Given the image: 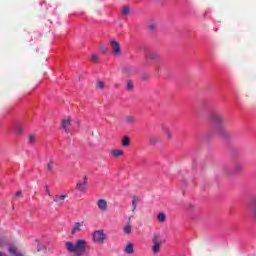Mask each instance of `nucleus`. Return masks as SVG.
Segmentation results:
<instances>
[{
  "label": "nucleus",
  "mask_w": 256,
  "mask_h": 256,
  "mask_svg": "<svg viewBox=\"0 0 256 256\" xmlns=\"http://www.w3.org/2000/svg\"><path fill=\"white\" fill-rule=\"evenodd\" d=\"M210 119L213 123L214 133H217L222 139H229L230 135L225 131V126L223 125V116L219 112H212Z\"/></svg>",
  "instance_id": "1"
},
{
  "label": "nucleus",
  "mask_w": 256,
  "mask_h": 256,
  "mask_svg": "<svg viewBox=\"0 0 256 256\" xmlns=\"http://www.w3.org/2000/svg\"><path fill=\"white\" fill-rule=\"evenodd\" d=\"M66 249L68 253H73L74 256H83L89 251V245L87 244V240L78 239L76 243L66 242Z\"/></svg>",
  "instance_id": "2"
},
{
  "label": "nucleus",
  "mask_w": 256,
  "mask_h": 256,
  "mask_svg": "<svg viewBox=\"0 0 256 256\" xmlns=\"http://www.w3.org/2000/svg\"><path fill=\"white\" fill-rule=\"evenodd\" d=\"M92 239H93L94 243L103 244V243H105V239H107V234H105L101 230H96V231H94V233L92 235Z\"/></svg>",
  "instance_id": "3"
},
{
  "label": "nucleus",
  "mask_w": 256,
  "mask_h": 256,
  "mask_svg": "<svg viewBox=\"0 0 256 256\" xmlns=\"http://www.w3.org/2000/svg\"><path fill=\"white\" fill-rule=\"evenodd\" d=\"M241 171H243V166L241 165V163L236 162L234 163L233 170H229V169L224 170V175H227V177H233L235 173H241Z\"/></svg>",
  "instance_id": "4"
},
{
  "label": "nucleus",
  "mask_w": 256,
  "mask_h": 256,
  "mask_svg": "<svg viewBox=\"0 0 256 256\" xmlns=\"http://www.w3.org/2000/svg\"><path fill=\"white\" fill-rule=\"evenodd\" d=\"M153 246H152V251L154 254L159 253V249H161V235L156 234L154 235L153 239Z\"/></svg>",
  "instance_id": "5"
},
{
  "label": "nucleus",
  "mask_w": 256,
  "mask_h": 256,
  "mask_svg": "<svg viewBox=\"0 0 256 256\" xmlns=\"http://www.w3.org/2000/svg\"><path fill=\"white\" fill-rule=\"evenodd\" d=\"M110 46L114 57H121V45L119 44V42L112 40L110 42Z\"/></svg>",
  "instance_id": "6"
},
{
  "label": "nucleus",
  "mask_w": 256,
  "mask_h": 256,
  "mask_svg": "<svg viewBox=\"0 0 256 256\" xmlns=\"http://www.w3.org/2000/svg\"><path fill=\"white\" fill-rule=\"evenodd\" d=\"M249 210L252 215V219L256 221V196H253L249 203Z\"/></svg>",
  "instance_id": "7"
},
{
  "label": "nucleus",
  "mask_w": 256,
  "mask_h": 256,
  "mask_svg": "<svg viewBox=\"0 0 256 256\" xmlns=\"http://www.w3.org/2000/svg\"><path fill=\"white\" fill-rule=\"evenodd\" d=\"M62 129H64L65 133L69 134L71 133V130L69 127H71V118L67 117L62 120L61 122Z\"/></svg>",
  "instance_id": "8"
},
{
  "label": "nucleus",
  "mask_w": 256,
  "mask_h": 256,
  "mask_svg": "<svg viewBox=\"0 0 256 256\" xmlns=\"http://www.w3.org/2000/svg\"><path fill=\"white\" fill-rule=\"evenodd\" d=\"M85 185H87V176H84L83 182H78L76 184V191H80V193H84L85 191Z\"/></svg>",
  "instance_id": "9"
},
{
  "label": "nucleus",
  "mask_w": 256,
  "mask_h": 256,
  "mask_svg": "<svg viewBox=\"0 0 256 256\" xmlns=\"http://www.w3.org/2000/svg\"><path fill=\"white\" fill-rule=\"evenodd\" d=\"M97 205L100 211H107V209H109V204H107L105 199H99Z\"/></svg>",
  "instance_id": "10"
},
{
  "label": "nucleus",
  "mask_w": 256,
  "mask_h": 256,
  "mask_svg": "<svg viewBox=\"0 0 256 256\" xmlns=\"http://www.w3.org/2000/svg\"><path fill=\"white\" fill-rule=\"evenodd\" d=\"M161 54L159 52H150L146 55V58H148L150 61H157V59H160Z\"/></svg>",
  "instance_id": "11"
},
{
  "label": "nucleus",
  "mask_w": 256,
  "mask_h": 256,
  "mask_svg": "<svg viewBox=\"0 0 256 256\" xmlns=\"http://www.w3.org/2000/svg\"><path fill=\"white\" fill-rule=\"evenodd\" d=\"M124 121L128 125H133V123H137V118L134 115H127L124 117Z\"/></svg>",
  "instance_id": "12"
},
{
  "label": "nucleus",
  "mask_w": 256,
  "mask_h": 256,
  "mask_svg": "<svg viewBox=\"0 0 256 256\" xmlns=\"http://www.w3.org/2000/svg\"><path fill=\"white\" fill-rule=\"evenodd\" d=\"M134 69H133V67H131V66H124L123 68H122V73L124 74V75H133V73H134Z\"/></svg>",
  "instance_id": "13"
},
{
  "label": "nucleus",
  "mask_w": 256,
  "mask_h": 256,
  "mask_svg": "<svg viewBox=\"0 0 256 256\" xmlns=\"http://www.w3.org/2000/svg\"><path fill=\"white\" fill-rule=\"evenodd\" d=\"M139 201H141V198L134 196L132 199V212L135 213V211H137V203H139Z\"/></svg>",
  "instance_id": "14"
},
{
  "label": "nucleus",
  "mask_w": 256,
  "mask_h": 256,
  "mask_svg": "<svg viewBox=\"0 0 256 256\" xmlns=\"http://www.w3.org/2000/svg\"><path fill=\"white\" fill-rule=\"evenodd\" d=\"M162 130H163V133L166 134L167 139H168L169 141H171V139H173V133L171 132V130H169V129L167 128V126H163Z\"/></svg>",
  "instance_id": "15"
},
{
  "label": "nucleus",
  "mask_w": 256,
  "mask_h": 256,
  "mask_svg": "<svg viewBox=\"0 0 256 256\" xmlns=\"http://www.w3.org/2000/svg\"><path fill=\"white\" fill-rule=\"evenodd\" d=\"M131 145V138L129 136H123L122 147H129Z\"/></svg>",
  "instance_id": "16"
},
{
  "label": "nucleus",
  "mask_w": 256,
  "mask_h": 256,
  "mask_svg": "<svg viewBox=\"0 0 256 256\" xmlns=\"http://www.w3.org/2000/svg\"><path fill=\"white\" fill-rule=\"evenodd\" d=\"M123 231L126 235L131 234V217L128 218V224L123 228Z\"/></svg>",
  "instance_id": "17"
},
{
  "label": "nucleus",
  "mask_w": 256,
  "mask_h": 256,
  "mask_svg": "<svg viewBox=\"0 0 256 256\" xmlns=\"http://www.w3.org/2000/svg\"><path fill=\"white\" fill-rule=\"evenodd\" d=\"M81 227H83V223L77 222L72 229V235H75L77 232L81 231Z\"/></svg>",
  "instance_id": "18"
},
{
  "label": "nucleus",
  "mask_w": 256,
  "mask_h": 256,
  "mask_svg": "<svg viewBox=\"0 0 256 256\" xmlns=\"http://www.w3.org/2000/svg\"><path fill=\"white\" fill-rule=\"evenodd\" d=\"M157 143H161V137H151L149 139V144L152 146L157 145Z\"/></svg>",
  "instance_id": "19"
},
{
  "label": "nucleus",
  "mask_w": 256,
  "mask_h": 256,
  "mask_svg": "<svg viewBox=\"0 0 256 256\" xmlns=\"http://www.w3.org/2000/svg\"><path fill=\"white\" fill-rule=\"evenodd\" d=\"M65 199H67V195L63 194L60 196H56V198L54 199V203H57L58 205H61L60 201H65Z\"/></svg>",
  "instance_id": "20"
},
{
  "label": "nucleus",
  "mask_w": 256,
  "mask_h": 256,
  "mask_svg": "<svg viewBox=\"0 0 256 256\" xmlns=\"http://www.w3.org/2000/svg\"><path fill=\"white\" fill-rule=\"evenodd\" d=\"M9 253L11 255H15V256H23V254L21 253H17V248L15 246H10L8 249Z\"/></svg>",
  "instance_id": "21"
},
{
  "label": "nucleus",
  "mask_w": 256,
  "mask_h": 256,
  "mask_svg": "<svg viewBox=\"0 0 256 256\" xmlns=\"http://www.w3.org/2000/svg\"><path fill=\"white\" fill-rule=\"evenodd\" d=\"M125 253H127L128 255H131L134 253V250H133V244L132 243H128V245L126 246L125 248Z\"/></svg>",
  "instance_id": "22"
},
{
  "label": "nucleus",
  "mask_w": 256,
  "mask_h": 256,
  "mask_svg": "<svg viewBox=\"0 0 256 256\" xmlns=\"http://www.w3.org/2000/svg\"><path fill=\"white\" fill-rule=\"evenodd\" d=\"M157 219L160 223H165L167 221V215L165 213H159Z\"/></svg>",
  "instance_id": "23"
},
{
  "label": "nucleus",
  "mask_w": 256,
  "mask_h": 256,
  "mask_svg": "<svg viewBox=\"0 0 256 256\" xmlns=\"http://www.w3.org/2000/svg\"><path fill=\"white\" fill-rule=\"evenodd\" d=\"M15 131L17 135H23V126L21 124H15Z\"/></svg>",
  "instance_id": "24"
},
{
  "label": "nucleus",
  "mask_w": 256,
  "mask_h": 256,
  "mask_svg": "<svg viewBox=\"0 0 256 256\" xmlns=\"http://www.w3.org/2000/svg\"><path fill=\"white\" fill-rule=\"evenodd\" d=\"M36 137L35 134H30L28 136V143L29 145H35Z\"/></svg>",
  "instance_id": "25"
},
{
  "label": "nucleus",
  "mask_w": 256,
  "mask_h": 256,
  "mask_svg": "<svg viewBox=\"0 0 256 256\" xmlns=\"http://www.w3.org/2000/svg\"><path fill=\"white\" fill-rule=\"evenodd\" d=\"M126 89H127V91H133V89H134V83L132 82V80H128V81H127Z\"/></svg>",
  "instance_id": "26"
},
{
  "label": "nucleus",
  "mask_w": 256,
  "mask_h": 256,
  "mask_svg": "<svg viewBox=\"0 0 256 256\" xmlns=\"http://www.w3.org/2000/svg\"><path fill=\"white\" fill-rule=\"evenodd\" d=\"M123 154H124L123 150H112V155L114 157H122Z\"/></svg>",
  "instance_id": "27"
},
{
  "label": "nucleus",
  "mask_w": 256,
  "mask_h": 256,
  "mask_svg": "<svg viewBox=\"0 0 256 256\" xmlns=\"http://www.w3.org/2000/svg\"><path fill=\"white\" fill-rule=\"evenodd\" d=\"M129 13H131V9L129 8V6H124L122 9V14L129 15Z\"/></svg>",
  "instance_id": "28"
},
{
  "label": "nucleus",
  "mask_w": 256,
  "mask_h": 256,
  "mask_svg": "<svg viewBox=\"0 0 256 256\" xmlns=\"http://www.w3.org/2000/svg\"><path fill=\"white\" fill-rule=\"evenodd\" d=\"M155 29H157V24H155V23H151L148 26V31H155Z\"/></svg>",
  "instance_id": "29"
},
{
  "label": "nucleus",
  "mask_w": 256,
  "mask_h": 256,
  "mask_svg": "<svg viewBox=\"0 0 256 256\" xmlns=\"http://www.w3.org/2000/svg\"><path fill=\"white\" fill-rule=\"evenodd\" d=\"M100 51L101 53H103V55H106L107 51H109V49L105 46H100Z\"/></svg>",
  "instance_id": "30"
},
{
  "label": "nucleus",
  "mask_w": 256,
  "mask_h": 256,
  "mask_svg": "<svg viewBox=\"0 0 256 256\" xmlns=\"http://www.w3.org/2000/svg\"><path fill=\"white\" fill-rule=\"evenodd\" d=\"M96 86L98 87V89H103L105 87V84L103 83V81H98Z\"/></svg>",
  "instance_id": "31"
},
{
  "label": "nucleus",
  "mask_w": 256,
  "mask_h": 256,
  "mask_svg": "<svg viewBox=\"0 0 256 256\" xmlns=\"http://www.w3.org/2000/svg\"><path fill=\"white\" fill-rule=\"evenodd\" d=\"M91 59L94 63H97V61H99V56H97L96 54H92Z\"/></svg>",
  "instance_id": "32"
},
{
  "label": "nucleus",
  "mask_w": 256,
  "mask_h": 256,
  "mask_svg": "<svg viewBox=\"0 0 256 256\" xmlns=\"http://www.w3.org/2000/svg\"><path fill=\"white\" fill-rule=\"evenodd\" d=\"M47 169H48V171H53V161L48 162Z\"/></svg>",
  "instance_id": "33"
},
{
  "label": "nucleus",
  "mask_w": 256,
  "mask_h": 256,
  "mask_svg": "<svg viewBox=\"0 0 256 256\" xmlns=\"http://www.w3.org/2000/svg\"><path fill=\"white\" fill-rule=\"evenodd\" d=\"M46 194L48 195V197H53V195H51V192L49 191V185H46Z\"/></svg>",
  "instance_id": "34"
},
{
  "label": "nucleus",
  "mask_w": 256,
  "mask_h": 256,
  "mask_svg": "<svg viewBox=\"0 0 256 256\" xmlns=\"http://www.w3.org/2000/svg\"><path fill=\"white\" fill-rule=\"evenodd\" d=\"M15 195H16V197H21V191H17V192L15 193Z\"/></svg>",
  "instance_id": "35"
},
{
  "label": "nucleus",
  "mask_w": 256,
  "mask_h": 256,
  "mask_svg": "<svg viewBox=\"0 0 256 256\" xmlns=\"http://www.w3.org/2000/svg\"><path fill=\"white\" fill-rule=\"evenodd\" d=\"M0 256H7V254H5L2 251H0Z\"/></svg>",
  "instance_id": "36"
},
{
  "label": "nucleus",
  "mask_w": 256,
  "mask_h": 256,
  "mask_svg": "<svg viewBox=\"0 0 256 256\" xmlns=\"http://www.w3.org/2000/svg\"><path fill=\"white\" fill-rule=\"evenodd\" d=\"M38 251H41V250L38 248Z\"/></svg>",
  "instance_id": "37"
}]
</instances>
